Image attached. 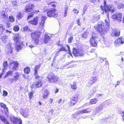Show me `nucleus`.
I'll use <instances>...</instances> for the list:
<instances>
[{"label": "nucleus", "mask_w": 124, "mask_h": 124, "mask_svg": "<svg viewBox=\"0 0 124 124\" xmlns=\"http://www.w3.org/2000/svg\"><path fill=\"white\" fill-rule=\"evenodd\" d=\"M107 0H104L103 6H100L101 11H102V13L103 14H106L108 18L109 13L111 14L113 13L114 12V9L113 7V5H106V2Z\"/></svg>", "instance_id": "f257e3e1"}, {"label": "nucleus", "mask_w": 124, "mask_h": 124, "mask_svg": "<svg viewBox=\"0 0 124 124\" xmlns=\"http://www.w3.org/2000/svg\"><path fill=\"white\" fill-rule=\"evenodd\" d=\"M47 78L49 83H54L60 81V79L58 77L54 75V74L50 73L48 74Z\"/></svg>", "instance_id": "f03ea898"}, {"label": "nucleus", "mask_w": 124, "mask_h": 124, "mask_svg": "<svg viewBox=\"0 0 124 124\" xmlns=\"http://www.w3.org/2000/svg\"><path fill=\"white\" fill-rule=\"evenodd\" d=\"M102 24H103L102 22H99L98 25H95L94 26V28L99 31L101 33L100 34L101 35L105 34L106 32V31L103 25H102Z\"/></svg>", "instance_id": "7ed1b4c3"}, {"label": "nucleus", "mask_w": 124, "mask_h": 124, "mask_svg": "<svg viewBox=\"0 0 124 124\" xmlns=\"http://www.w3.org/2000/svg\"><path fill=\"white\" fill-rule=\"evenodd\" d=\"M31 38L34 43L36 44H38L39 40V38L40 37L39 33L38 32L35 31L32 32L31 33Z\"/></svg>", "instance_id": "20e7f679"}, {"label": "nucleus", "mask_w": 124, "mask_h": 124, "mask_svg": "<svg viewBox=\"0 0 124 124\" xmlns=\"http://www.w3.org/2000/svg\"><path fill=\"white\" fill-rule=\"evenodd\" d=\"M47 16L49 17H53L56 18L58 16V14L56 12V9L54 8H51L47 12Z\"/></svg>", "instance_id": "39448f33"}, {"label": "nucleus", "mask_w": 124, "mask_h": 124, "mask_svg": "<svg viewBox=\"0 0 124 124\" xmlns=\"http://www.w3.org/2000/svg\"><path fill=\"white\" fill-rule=\"evenodd\" d=\"M10 119L13 124H22V121L20 119H18L14 116H10Z\"/></svg>", "instance_id": "423d86ee"}, {"label": "nucleus", "mask_w": 124, "mask_h": 124, "mask_svg": "<svg viewBox=\"0 0 124 124\" xmlns=\"http://www.w3.org/2000/svg\"><path fill=\"white\" fill-rule=\"evenodd\" d=\"M73 53L75 56H83L84 55L83 52L82 50H77L74 48Z\"/></svg>", "instance_id": "0eeeda50"}, {"label": "nucleus", "mask_w": 124, "mask_h": 124, "mask_svg": "<svg viewBox=\"0 0 124 124\" xmlns=\"http://www.w3.org/2000/svg\"><path fill=\"white\" fill-rule=\"evenodd\" d=\"M122 15L120 13H115L112 16V19L116 20L119 21L121 20Z\"/></svg>", "instance_id": "6e6552de"}, {"label": "nucleus", "mask_w": 124, "mask_h": 124, "mask_svg": "<svg viewBox=\"0 0 124 124\" xmlns=\"http://www.w3.org/2000/svg\"><path fill=\"white\" fill-rule=\"evenodd\" d=\"M46 18V16H42L41 17V22H40L39 26V27L41 28V29L43 31H44V30L43 29L44 27V24Z\"/></svg>", "instance_id": "1a4fd4ad"}, {"label": "nucleus", "mask_w": 124, "mask_h": 124, "mask_svg": "<svg viewBox=\"0 0 124 124\" xmlns=\"http://www.w3.org/2000/svg\"><path fill=\"white\" fill-rule=\"evenodd\" d=\"M34 7L33 4L31 3L27 4L25 7V10L26 13L31 12L33 10Z\"/></svg>", "instance_id": "9d476101"}, {"label": "nucleus", "mask_w": 124, "mask_h": 124, "mask_svg": "<svg viewBox=\"0 0 124 124\" xmlns=\"http://www.w3.org/2000/svg\"><path fill=\"white\" fill-rule=\"evenodd\" d=\"M97 80V77H94L91 78L88 82L87 86L88 87H91L92 84L96 82Z\"/></svg>", "instance_id": "9b49d317"}, {"label": "nucleus", "mask_w": 124, "mask_h": 124, "mask_svg": "<svg viewBox=\"0 0 124 124\" xmlns=\"http://www.w3.org/2000/svg\"><path fill=\"white\" fill-rule=\"evenodd\" d=\"M124 43V37L118 38L115 42V45L118 46Z\"/></svg>", "instance_id": "f8f14e48"}, {"label": "nucleus", "mask_w": 124, "mask_h": 124, "mask_svg": "<svg viewBox=\"0 0 124 124\" xmlns=\"http://www.w3.org/2000/svg\"><path fill=\"white\" fill-rule=\"evenodd\" d=\"M29 110L27 108L23 109L21 108L20 113L24 117H26L29 115Z\"/></svg>", "instance_id": "ddd939ff"}, {"label": "nucleus", "mask_w": 124, "mask_h": 124, "mask_svg": "<svg viewBox=\"0 0 124 124\" xmlns=\"http://www.w3.org/2000/svg\"><path fill=\"white\" fill-rule=\"evenodd\" d=\"M71 101L70 102V105L72 106L75 104L78 101L77 96L75 94L72 96L70 98Z\"/></svg>", "instance_id": "4468645a"}, {"label": "nucleus", "mask_w": 124, "mask_h": 124, "mask_svg": "<svg viewBox=\"0 0 124 124\" xmlns=\"http://www.w3.org/2000/svg\"><path fill=\"white\" fill-rule=\"evenodd\" d=\"M42 78V77L41 78H37L39 80L37 82H36L35 84H33V85H31V88H33L35 86L36 87L38 88L41 87L42 85V82L41 81Z\"/></svg>", "instance_id": "2eb2a0df"}, {"label": "nucleus", "mask_w": 124, "mask_h": 124, "mask_svg": "<svg viewBox=\"0 0 124 124\" xmlns=\"http://www.w3.org/2000/svg\"><path fill=\"white\" fill-rule=\"evenodd\" d=\"M104 107V105L101 104L97 107L94 110L93 113L95 114L100 113Z\"/></svg>", "instance_id": "dca6fc26"}, {"label": "nucleus", "mask_w": 124, "mask_h": 124, "mask_svg": "<svg viewBox=\"0 0 124 124\" xmlns=\"http://www.w3.org/2000/svg\"><path fill=\"white\" fill-rule=\"evenodd\" d=\"M15 75L13 76V78H10V80L11 83H12L13 82L16 81H17L19 78V76L20 74L18 72H16L14 74Z\"/></svg>", "instance_id": "f3484780"}, {"label": "nucleus", "mask_w": 124, "mask_h": 124, "mask_svg": "<svg viewBox=\"0 0 124 124\" xmlns=\"http://www.w3.org/2000/svg\"><path fill=\"white\" fill-rule=\"evenodd\" d=\"M23 46V42L20 41L19 42H17L16 43V49L17 51H19L22 49Z\"/></svg>", "instance_id": "a211bd4d"}, {"label": "nucleus", "mask_w": 124, "mask_h": 124, "mask_svg": "<svg viewBox=\"0 0 124 124\" xmlns=\"http://www.w3.org/2000/svg\"><path fill=\"white\" fill-rule=\"evenodd\" d=\"M40 67V66L39 65H37L35 67L34 70V75L36 79L38 78L39 79L40 78H42L41 77L38 76L37 74L38 70Z\"/></svg>", "instance_id": "6ab92c4d"}, {"label": "nucleus", "mask_w": 124, "mask_h": 124, "mask_svg": "<svg viewBox=\"0 0 124 124\" xmlns=\"http://www.w3.org/2000/svg\"><path fill=\"white\" fill-rule=\"evenodd\" d=\"M18 63L17 62L11 61L9 63L10 65H12V69L15 70H16L18 65Z\"/></svg>", "instance_id": "aec40b11"}, {"label": "nucleus", "mask_w": 124, "mask_h": 124, "mask_svg": "<svg viewBox=\"0 0 124 124\" xmlns=\"http://www.w3.org/2000/svg\"><path fill=\"white\" fill-rule=\"evenodd\" d=\"M38 17L36 16L34 17L33 20L29 21L28 23L29 24L36 25L38 24Z\"/></svg>", "instance_id": "412c9836"}, {"label": "nucleus", "mask_w": 124, "mask_h": 124, "mask_svg": "<svg viewBox=\"0 0 124 124\" xmlns=\"http://www.w3.org/2000/svg\"><path fill=\"white\" fill-rule=\"evenodd\" d=\"M120 31L118 29H114L112 30V35H114L115 36H118L120 34Z\"/></svg>", "instance_id": "4be33fe9"}, {"label": "nucleus", "mask_w": 124, "mask_h": 124, "mask_svg": "<svg viewBox=\"0 0 124 124\" xmlns=\"http://www.w3.org/2000/svg\"><path fill=\"white\" fill-rule=\"evenodd\" d=\"M80 115L90 112L91 111L90 108H88L85 109H82L78 111Z\"/></svg>", "instance_id": "5701e85b"}, {"label": "nucleus", "mask_w": 124, "mask_h": 124, "mask_svg": "<svg viewBox=\"0 0 124 124\" xmlns=\"http://www.w3.org/2000/svg\"><path fill=\"white\" fill-rule=\"evenodd\" d=\"M90 42L91 45L93 47L96 46L97 44V41L95 39L90 38Z\"/></svg>", "instance_id": "b1692460"}, {"label": "nucleus", "mask_w": 124, "mask_h": 124, "mask_svg": "<svg viewBox=\"0 0 124 124\" xmlns=\"http://www.w3.org/2000/svg\"><path fill=\"white\" fill-rule=\"evenodd\" d=\"M44 42L45 44L47 43L50 39L51 35H49L48 34H45L44 35Z\"/></svg>", "instance_id": "393cba45"}, {"label": "nucleus", "mask_w": 124, "mask_h": 124, "mask_svg": "<svg viewBox=\"0 0 124 124\" xmlns=\"http://www.w3.org/2000/svg\"><path fill=\"white\" fill-rule=\"evenodd\" d=\"M21 38V36L18 33H17L15 35L14 37V40L15 41L16 43L19 42L20 41H19V39Z\"/></svg>", "instance_id": "a878e982"}, {"label": "nucleus", "mask_w": 124, "mask_h": 124, "mask_svg": "<svg viewBox=\"0 0 124 124\" xmlns=\"http://www.w3.org/2000/svg\"><path fill=\"white\" fill-rule=\"evenodd\" d=\"M49 93V92L47 89H46L43 95V98L45 99H47Z\"/></svg>", "instance_id": "bb28decb"}, {"label": "nucleus", "mask_w": 124, "mask_h": 124, "mask_svg": "<svg viewBox=\"0 0 124 124\" xmlns=\"http://www.w3.org/2000/svg\"><path fill=\"white\" fill-rule=\"evenodd\" d=\"M39 12V10L38 11H35L33 12H31L30 13L28 16L27 20H28L30 18L32 17L33 16L34 14H36Z\"/></svg>", "instance_id": "cd10ccee"}, {"label": "nucleus", "mask_w": 124, "mask_h": 124, "mask_svg": "<svg viewBox=\"0 0 124 124\" xmlns=\"http://www.w3.org/2000/svg\"><path fill=\"white\" fill-rule=\"evenodd\" d=\"M96 90L95 88H93L90 91V92L89 93V97H91L96 92Z\"/></svg>", "instance_id": "c85d7f7f"}, {"label": "nucleus", "mask_w": 124, "mask_h": 124, "mask_svg": "<svg viewBox=\"0 0 124 124\" xmlns=\"http://www.w3.org/2000/svg\"><path fill=\"white\" fill-rule=\"evenodd\" d=\"M100 17L99 15H95L94 16L93 18V22H95L98 20L100 18Z\"/></svg>", "instance_id": "c756f323"}, {"label": "nucleus", "mask_w": 124, "mask_h": 124, "mask_svg": "<svg viewBox=\"0 0 124 124\" xmlns=\"http://www.w3.org/2000/svg\"><path fill=\"white\" fill-rule=\"evenodd\" d=\"M3 68L2 70L3 72H4V70H5L8 67V63L7 61L4 62L3 63Z\"/></svg>", "instance_id": "7c9ffc66"}, {"label": "nucleus", "mask_w": 124, "mask_h": 124, "mask_svg": "<svg viewBox=\"0 0 124 124\" xmlns=\"http://www.w3.org/2000/svg\"><path fill=\"white\" fill-rule=\"evenodd\" d=\"M98 100L97 98H94L91 99L90 101V104H96Z\"/></svg>", "instance_id": "2f4dec72"}, {"label": "nucleus", "mask_w": 124, "mask_h": 124, "mask_svg": "<svg viewBox=\"0 0 124 124\" xmlns=\"http://www.w3.org/2000/svg\"><path fill=\"white\" fill-rule=\"evenodd\" d=\"M6 48L9 49V50L10 52V53H12L13 48L11 46V44L10 43H8V44L6 47Z\"/></svg>", "instance_id": "473e14b6"}, {"label": "nucleus", "mask_w": 124, "mask_h": 124, "mask_svg": "<svg viewBox=\"0 0 124 124\" xmlns=\"http://www.w3.org/2000/svg\"><path fill=\"white\" fill-rule=\"evenodd\" d=\"M117 5V8L118 9H122L124 8V5L121 3H117L116 4Z\"/></svg>", "instance_id": "72a5a7b5"}, {"label": "nucleus", "mask_w": 124, "mask_h": 124, "mask_svg": "<svg viewBox=\"0 0 124 124\" xmlns=\"http://www.w3.org/2000/svg\"><path fill=\"white\" fill-rule=\"evenodd\" d=\"M50 112L52 115H57V110L54 108L51 109L50 111Z\"/></svg>", "instance_id": "f704fd0d"}, {"label": "nucleus", "mask_w": 124, "mask_h": 124, "mask_svg": "<svg viewBox=\"0 0 124 124\" xmlns=\"http://www.w3.org/2000/svg\"><path fill=\"white\" fill-rule=\"evenodd\" d=\"M71 87L72 89L74 90H75L77 88L76 83L73 82L72 84H71Z\"/></svg>", "instance_id": "c9c22d12"}, {"label": "nucleus", "mask_w": 124, "mask_h": 124, "mask_svg": "<svg viewBox=\"0 0 124 124\" xmlns=\"http://www.w3.org/2000/svg\"><path fill=\"white\" fill-rule=\"evenodd\" d=\"M80 114L78 112V111L75 112V113L72 115V116L73 118H77L80 115Z\"/></svg>", "instance_id": "e433bc0d"}, {"label": "nucleus", "mask_w": 124, "mask_h": 124, "mask_svg": "<svg viewBox=\"0 0 124 124\" xmlns=\"http://www.w3.org/2000/svg\"><path fill=\"white\" fill-rule=\"evenodd\" d=\"M4 30H5V29L3 27L2 25L0 24V35L2 34Z\"/></svg>", "instance_id": "4c0bfd02"}, {"label": "nucleus", "mask_w": 124, "mask_h": 124, "mask_svg": "<svg viewBox=\"0 0 124 124\" xmlns=\"http://www.w3.org/2000/svg\"><path fill=\"white\" fill-rule=\"evenodd\" d=\"M24 71L25 73L28 74L29 73L30 71V69L29 67H27L24 68Z\"/></svg>", "instance_id": "58836bf2"}, {"label": "nucleus", "mask_w": 124, "mask_h": 124, "mask_svg": "<svg viewBox=\"0 0 124 124\" xmlns=\"http://www.w3.org/2000/svg\"><path fill=\"white\" fill-rule=\"evenodd\" d=\"M67 50L65 49L64 47H62L61 48L59 49L58 51H57L56 54H58L61 51H66Z\"/></svg>", "instance_id": "ea45409f"}, {"label": "nucleus", "mask_w": 124, "mask_h": 124, "mask_svg": "<svg viewBox=\"0 0 124 124\" xmlns=\"http://www.w3.org/2000/svg\"><path fill=\"white\" fill-rule=\"evenodd\" d=\"M23 16V14L21 12H19L17 16V17L18 19H20Z\"/></svg>", "instance_id": "a19ab883"}, {"label": "nucleus", "mask_w": 124, "mask_h": 124, "mask_svg": "<svg viewBox=\"0 0 124 124\" xmlns=\"http://www.w3.org/2000/svg\"><path fill=\"white\" fill-rule=\"evenodd\" d=\"M92 37L90 38H92L93 39H96L97 37V35L94 34L93 32L92 33Z\"/></svg>", "instance_id": "79ce46f5"}, {"label": "nucleus", "mask_w": 124, "mask_h": 124, "mask_svg": "<svg viewBox=\"0 0 124 124\" xmlns=\"http://www.w3.org/2000/svg\"><path fill=\"white\" fill-rule=\"evenodd\" d=\"M19 30V28L18 25L15 26L13 28V30L15 31H17Z\"/></svg>", "instance_id": "37998d69"}, {"label": "nucleus", "mask_w": 124, "mask_h": 124, "mask_svg": "<svg viewBox=\"0 0 124 124\" xmlns=\"http://www.w3.org/2000/svg\"><path fill=\"white\" fill-rule=\"evenodd\" d=\"M29 99H31L33 97V93L32 92H30L28 93Z\"/></svg>", "instance_id": "c03bdc74"}, {"label": "nucleus", "mask_w": 124, "mask_h": 124, "mask_svg": "<svg viewBox=\"0 0 124 124\" xmlns=\"http://www.w3.org/2000/svg\"><path fill=\"white\" fill-rule=\"evenodd\" d=\"M119 113L122 116V120L124 121V111H121L119 112Z\"/></svg>", "instance_id": "a18cd8bd"}, {"label": "nucleus", "mask_w": 124, "mask_h": 124, "mask_svg": "<svg viewBox=\"0 0 124 124\" xmlns=\"http://www.w3.org/2000/svg\"><path fill=\"white\" fill-rule=\"evenodd\" d=\"M9 20L10 22H14L15 21L14 18L12 16H10L9 17Z\"/></svg>", "instance_id": "49530a36"}, {"label": "nucleus", "mask_w": 124, "mask_h": 124, "mask_svg": "<svg viewBox=\"0 0 124 124\" xmlns=\"http://www.w3.org/2000/svg\"><path fill=\"white\" fill-rule=\"evenodd\" d=\"M13 73V71H9L6 74L5 77V78H6V77L8 76L9 75H11Z\"/></svg>", "instance_id": "de8ad7c7"}, {"label": "nucleus", "mask_w": 124, "mask_h": 124, "mask_svg": "<svg viewBox=\"0 0 124 124\" xmlns=\"http://www.w3.org/2000/svg\"><path fill=\"white\" fill-rule=\"evenodd\" d=\"M23 29L24 31H30V29L28 28V26H26L23 28Z\"/></svg>", "instance_id": "09e8293b"}, {"label": "nucleus", "mask_w": 124, "mask_h": 124, "mask_svg": "<svg viewBox=\"0 0 124 124\" xmlns=\"http://www.w3.org/2000/svg\"><path fill=\"white\" fill-rule=\"evenodd\" d=\"M8 94V93L5 90H3V96H7Z\"/></svg>", "instance_id": "8fccbe9b"}, {"label": "nucleus", "mask_w": 124, "mask_h": 124, "mask_svg": "<svg viewBox=\"0 0 124 124\" xmlns=\"http://www.w3.org/2000/svg\"><path fill=\"white\" fill-rule=\"evenodd\" d=\"M105 22L106 23V25L108 27L109 26V20L108 19V20L106 19L105 20Z\"/></svg>", "instance_id": "3c124183"}, {"label": "nucleus", "mask_w": 124, "mask_h": 124, "mask_svg": "<svg viewBox=\"0 0 124 124\" xmlns=\"http://www.w3.org/2000/svg\"><path fill=\"white\" fill-rule=\"evenodd\" d=\"M4 111L5 113V115L6 116L7 115L8 113V108L6 107L4 108Z\"/></svg>", "instance_id": "603ef678"}, {"label": "nucleus", "mask_w": 124, "mask_h": 124, "mask_svg": "<svg viewBox=\"0 0 124 124\" xmlns=\"http://www.w3.org/2000/svg\"><path fill=\"white\" fill-rule=\"evenodd\" d=\"M87 33L86 32H85L82 35V37H83L86 38L87 36Z\"/></svg>", "instance_id": "864d4df0"}, {"label": "nucleus", "mask_w": 124, "mask_h": 124, "mask_svg": "<svg viewBox=\"0 0 124 124\" xmlns=\"http://www.w3.org/2000/svg\"><path fill=\"white\" fill-rule=\"evenodd\" d=\"M73 39V37H70L68 39V43H71Z\"/></svg>", "instance_id": "5fc2aeb1"}, {"label": "nucleus", "mask_w": 124, "mask_h": 124, "mask_svg": "<svg viewBox=\"0 0 124 124\" xmlns=\"http://www.w3.org/2000/svg\"><path fill=\"white\" fill-rule=\"evenodd\" d=\"M73 13L76 14H78L79 13L78 11L76 8H74V9L73 10Z\"/></svg>", "instance_id": "6e6d98bb"}, {"label": "nucleus", "mask_w": 124, "mask_h": 124, "mask_svg": "<svg viewBox=\"0 0 124 124\" xmlns=\"http://www.w3.org/2000/svg\"><path fill=\"white\" fill-rule=\"evenodd\" d=\"M80 19L78 18L77 21V23L78 25L80 26H81V23L80 22Z\"/></svg>", "instance_id": "4d7b16f0"}, {"label": "nucleus", "mask_w": 124, "mask_h": 124, "mask_svg": "<svg viewBox=\"0 0 124 124\" xmlns=\"http://www.w3.org/2000/svg\"><path fill=\"white\" fill-rule=\"evenodd\" d=\"M47 4L48 5H49L50 6L51 5L54 8L55 7V5L53 2H51L50 3H47Z\"/></svg>", "instance_id": "13d9d810"}, {"label": "nucleus", "mask_w": 124, "mask_h": 124, "mask_svg": "<svg viewBox=\"0 0 124 124\" xmlns=\"http://www.w3.org/2000/svg\"><path fill=\"white\" fill-rule=\"evenodd\" d=\"M0 105L1 107L3 108H4L6 107V105L3 103H0Z\"/></svg>", "instance_id": "bf43d9fd"}, {"label": "nucleus", "mask_w": 124, "mask_h": 124, "mask_svg": "<svg viewBox=\"0 0 124 124\" xmlns=\"http://www.w3.org/2000/svg\"><path fill=\"white\" fill-rule=\"evenodd\" d=\"M7 38V36H4L3 37H2L1 38L3 42L4 41L5 39Z\"/></svg>", "instance_id": "052dcab7"}, {"label": "nucleus", "mask_w": 124, "mask_h": 124, "mask_svg": "<svg viewBox=\"0 0 124 124\" xmlns=\"http://www.w3.org/2000/svg\"><path fill=\"white\" fill-rule=\"evenodd\" d=\"M67 48H68V50L69 51V54L70 55H71V56H72V54L71 53V52H70V47L69 46L67 45Z\"/></svg>", "instance_id": "680f3d73"}, {"label": "nucleus", "mask_w": 124, "mask_h": 124, "mask_svg": "<svg viewBox=\"0 0 124 124\" xmlns=\"http://www.w3.org/2000/svg\"><path fill=\"white\" fill-rule=\"evenodd\" d=\"M107 119H103L102 120V123H104L105 124H106L107 123V122L106 121Z\"/></svg>", "instance_id": "e2e57ef3"}, {"label": "nucleus", "mask_w": 124, "mask_h": 124, "mask_svg": "<svg viewBox=\"0 0 124 124\" xmlns=\"http://www.w3.org/2000/svg\"><path fill=\"white\" fill-rule=\"evenodd\" d=\"M120 81H118L116 83V84H115V87H116L117 86L119 85L120 83Z\"/></svg>", "instance_id": "0e129e2a"}, {"label": "nucleus", "mask_w": 124, "mask_h": 124, "mask_svg": "<svg viewBox=\"0 0 124 124\" xmlns=\"http://www.w3.org/2000/svg\"><path fill=\"white\" fill-rule=\"evenodd\" d=\"M7 26L8 27H10V26H11V24L10 23V22H8L7 23Z\"/></svg>", "instance_id": "69168bd1"}, {"label": "nucleus", "mask_w": 124, "mask_h": 124, "mask_svg": "<svg viewBox=\"0 0 124 124\" xmlns=\"http://www.w3.org/2000/svg\"><path fill=\"white\" fill-rule=\"evenodd\" d=\"M68 8L67 7H66L65 8L64 12H67L68 11Z\"/></svg>", "instance_id": "338daca9"}, {"label": "nucleus", "mask_w": 124, "mask_h": 124, "mask_svg": "<svg viewBox=\"0 0 124 124\" xmlns=\"http://www.w3.org/2000/svg\"><path fill=\"white\" fill-rule=\"evenodd\" d=\"M53 101V99L52 98H50L49 99V101L51 104L52 102Z\"/></svg>", "instance_id": "774afa93"}]
</instances>
